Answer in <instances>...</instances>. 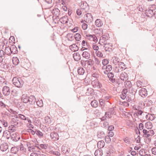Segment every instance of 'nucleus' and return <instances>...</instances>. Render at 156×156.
I'll list each match as a JSON object with an SVG mask.
<instances>
[{
    "instance_id": "25",
    "label": "nucleus",
    "mask_w": 156,
    "mask_h": 156,
    "mask_svg": "<svg viewBox=\"0 0 156 156\" xmlns=\"http://www.w3.org/2000/svg\"><path fill=\"white\" fill-rule=\"evenodd\" d=\"M143 136L148 139L149 141H151V138L150 137L149 135L147 130L145 129H144L143 130Z\"/></svg>"
},
{
    "instance_id": "17",
    "label": "nucleus",
    "mask_w": 156,
    "mask_h": 156,
    "mask_svg": "<svg viewBox=\"0 0 156 156\" xmlns=\"http://www.w3.org/2000/svg\"><path fill=\"white\" fill-rule=\"evenodd\" d=\"M3 94L5 96L8 95L10 94V88L9 87L5 86L2 89Z\"/></svg>"
},
{
    "instance_id": "62",
    "label": "nucleus",
    "mask_w": 156,
    "mask_h": 156,
    "mask_svg": "<svg viewBox=\"0 0 156 156\" xmlns=\"http://www.w3.org/2000/svg\"><path fill=\"white\" fill-rule=\"evenodd\" d=\"M127 95L126 94L122 92L121 94L120 95V97L122 99H125L127 96Z\"/></svg>"
},
{
    "instance_id": "39",
    "label": "nucleus",
    "mask_w": 156,
    "mask_h": 156,
    "mask_svg": "<svg viewBox=\"0 0 156 156\" xmlns=\"http://www.w3.org/2000/svg\"><path fill=\"white\" fill-rule=\"evenodd\" d=\"M103 30L102 28H99V29H95V33L96 34H98V35H101L103 34Z\"/></svg>"
},
{
    "instance_id": "20",
    "label": "nucleus",
    "mask_w": 156,
    "mask_h": 156,
    "mask_svg": "<svg viewBox=\"0 0 156 156\" xmlns=\"http://www.w3.org/2000/svg\"><path fill=\"white\" fill-rule=\"evenodd\" d=\"M86 62L87 64V69H88L94 65V61L92 59H89L86 60Z\"/></svg>"
},
{
    "instance_id": "4",
    "label": "nucleus",
    "mask_w": 156,
    "mask_h": 156,
    "mask_svg": "<svg viewBox=\"0 0 156 156\" xmlns=\"http://www.w3.org/2000/svg\"><path fill=\"white\" fill-rule=\"evenodd\" d=\"M60 22L63 24H66L69 23L70 25H72L73 22L71 19H69L68 17L67 16H65L63 17H61L59 19Z\"/></svg>"
},
{
    "instance_id": "7",
    "label": "nucleus",
    "mask_w": 156,
    "mask_h": 156,
    "mask_svg": "<svg viewBox=\"0 0 156 156\" xmlns=\"http://www.w3.org/2000/svg\"><path fill=\"white\" fill-rule=\"evenodd\" d=\"M108 76L109 78V80L112 83H114L115 82L119 84L120 83V82L119 80H116L115 78H113L114 75L112 72L109 73H108Z\"/></svg>"
},
{
    "instance_id": "10",
    "label": "nucleus",
    "mask_w": 156,
    "mask_h": 156,
    "mask_svg": "<svg viewBox=\"0 0 156 156\" xmlns=\"http://www.w3.org/2000/svg\"><path fill=\"white\" fill-rule=\"evenodd\" d=\"M109 38V35L108 34L103 35L100 37L99 43L101 44V43H106V41L108 40Z\"/></svg>"
},
{
    "instance_id": "28",
    "label": "nucleus",
    "mask_w": 156,
    "mask_h": 156,
    "mask_svg": "<svg viewBox=\"0 0 156 156\" xmlns=\"http://www.w3.org/2000/svg\"><path fill=\"white\" fill-rule=\"evenodd\" d=\"M70 50L73 51H76L78 50V47L76 44H73L69 46Z\"/></svg>"
},
{
    "instance_id": "14",
    "label": "nucleus",
    "mask_w": 156,
    "mask_h": 156,
    "mask_svg": "<svg viewBox=\"0 0 156 156\" xmlns=\"http://www.w3.org/2000/svg\"><path fill=\"white\" fill-rule=\"evenodd\" d=\"M5 64H3V69L6 71L10 72V69L9 68V64L10 63V60L9 59L5 60Z\"/></svg>"
},
{
    "instance_id": "29",
    "label": "nucleus",
    "mask_w": 156,
    "mask_h": 156,
    "mask_svg": "<svg viewBox=\"0 0 156 156\" xmlns=\"http://www.w3.org/2000/svg\"><path fill=\"white\" fill-rule=\"evenodd\" d=\"M10 46V52L14 54L15 53H17L18 51L17 48L15 45H11Z\"/></svg>"
},
{
    "instance_id": "27",
    "label": "nucleus",
    "mask_w": 156,
    "mask_h": 156,
    "mask_svg": "<svg viewBox=\"0 0 156 156\" xmlns=\"http://www.w3.org/2000/svg\"><path fill=\"white\" fill-rule=\"evenodd\" d=\"M29 97L27 95L23 94L22 95L21 98L22 101L25 103H27L28 102V98Z\"/></svg>"
},
{
    "instance_id": "8",
    "label": "nucleus",
    "mask_w": 156,
    "mask_h": 156,
    "mask_svg": "<svg viewBox=\"0 0 156 156\" xmlns=\"http://www.w3.org/2000/svg\"><path fill=\"white\" fill-rule=\"evenodd\" d=\"M83 90L86 95L88 96L93 94L94 92V90L91 87H87V86H85L84 87Z\"/></svg>"
},
{
    "instance_id": "19",
    "label": "nucleus",
    "mask_w": 156,
    "mask_h": 156,
    "mask_svg": "<svg viewBox=\"0 0 156 156\" xmlns=\"http://www.w3.org/2000/svg\"><path fill=\"white\" fill-rule=\"evenodd\" d=\"M154 13L153 9H149L145 11V14L146 16L148 17H151L153 16Z\"/></svg>"
},
{
    "instance_id": "49",
    "label": "nucleus",
    "mask_w": 156,
    "mask_h": 156,
    "mask_svg": "<svg viewBox=\"0 0 156 156\" xmlns=\"http://www.w3.org/2000/svg\"><path fill=\"white\" fill-rule=\"evenodd\" d=\"M36 103L38 106L39 107H42L43 106V103L42 100L36 101Z\"/></svg>"
},
{
    "instance_id": "3",
    "label": "nucleus",
    "mask_w": 156,
    "mask_h": 156,
    "mask_svg": "<svg viewBox=\"0 0 156 156\" xmlns=\"http://www.w3.org/2000/svg\"><path fill=\"white\" fill-rule=\"evenodd\" d=\"M26 144L28 147V150L30 152L37 151V149L39 148V146H37L36 145V146L34 145L32 143L27 142Z\"/></svg>"
},
{
    "instance_id": "15",
    "label": "nucleus",
    "mask_w": 156,
    "mask_h": 156,
    "mask_svg": "<svg viewBox=\"0 0 156 156\" xmlns=\"http://www.w3.org/2000/svg\"><path fill=\"white\" fill-rule=\"evenodd\" d=\"M91 84L94 87H97L100 88L102 87L101 84L99 82L98 80H94L92 81Z\"/></svg>"
},
{
    "instance_id": "26",
    "label": "nucleus",
    "mask_w": 156,
    "mask_h": 156,
    "mask_svg": "<svg viewBox=\"0 0 156 156\" xmlns=\"http://www.w3.org/2000/svg\"><path fill=\"white\" fill-rule=\"evenodd\" d=\"M135 94V92L134 91V90H133V91H132L131 95H129L128 94H127V96H126V100L128 102H130L133 99V96Z\"/></svg>"
},
{
    "instance_id": "40",
    "label": "nucleus",
    "mask_w": 156,
    "mask_h": 156,
    "mask_svg": "<svg viewBox=\"0 0 156 156\" xmlns=\"http://www.w3.org/2000/svg\"><path fill=\"white\" fill-rule=\"evenodd\" d=\"M105 145V143L103 141H99L97 143V146L99 148H102Z\"/></svg>"
},
{
    "instance_id": "12",
    "label": "nucleus",
    "mask_w": 156,
    "mask_h": 156,
    "mask_svg": "<svg viewBox=\"0 0 156 156\" xmlns=\"http://www.w3.org/2000/svg\"><path fill=\"white\" fill-rule=\"evenodd\" d=\"M50 137L51 139L54 141L58 140L59 139V135L56 132H52L51 133Z\"/></svg>"
},
{
    "instance_id": "46",
    "label": "nucleus",
    "mask_w": 156,
    "mask_h": 156,
    "mask_svg": "<svg viewBox=\"0 0 156 156\" xmlns=\"http://www.w3.org/2000/svg\"><path fill=\"white\" fill-rule=\"evenodd\" d=\"M44 120L45 122L48 124L51 123V118L48 116H46L44 117Z\"/></svg>"
},
{
    "instance_id": "32",
    "label": "nucleus",
    "mask_w": 156,
    "mask_h": 156,
    "mask_svg": "<svg viewBox=\"0 0 156 156\" xmlns=\"http://www.w3.org/2000/svg\"><path fill=\"white\" fill-rule=\"evenodd\" d=\"M82 56L84 58L87 59H89L90 57V53L87 51H83L82 53Z\"/></svg>"
},
{
    "instance_id": "5",
    "label": "nucleus",
    "mask_w": 156,
    "mask_h": 156,
    "mask_svg": "<svg viewBox=\"0 0 156 156\" xmlns=\"http://www.w3.org/2000/svg\"><path fill=\"white\" fill-rule=\"evenodd\" d=\"M0 149L2 151H5L6 154H5L4 156H10V155L8 154L9 152V146L7 143H4L1 145L0 146Z\"/></svg>"
},
{
    "instance_id": "18",
    "label": "nucleus",
    "mask_w": 156,
    "mask_h": 156,
    "mask_svg": "<svg viewBox=\"0 0 156 156\" xmlns=\"http://www.w3.org/2000/svg\"><path fill=\"white\" fill-rule=\"evenodd\" d=\"M139 94L142 97L146 96L147 95V91L145 88H142L139 91Z\"/></svg>"
},
{
    "instance_id": "52",
    "label": "nucleus",
    "mask_w": 156,
    "mask_h": 156,
    "mask_svg": "<svg viewBox=\"0 0 156 156\" xmlns=\"http://www.w3.org/2000/svg\"><path fill=\"white\" fill-rule=\"evenodd\" d=\"M75 38L77 41H79L81 38V35L79 33H76L75 35Z\"/></svg>"
},
{
    "instance_id": "58",
    "label": "nucleus",
    "mask_w": 156,
    "mask_h": 156,
    "mask_svg": "<svg viewBox=\"0 0 156 156\" xmlns=\"http://www.w3.org/2000/svg\"><path fill=\"white\" fill-rule=\"evenodd\" d=\"M138 115H141L144 113L142 111L140 110V109H136V111Z\"/></svg>"
},
{
    "instance_id": "55",
    "label": "nucleus",
    "mask_w": 156,
    "mask_h": 156,
    "mask_svg": "<svg viewBox=\"0 0 156 156\" xmlns=\"http://www.w3.org/2000/svg\"><path fill=\"white\" fill-rule=\"evenodd\" d=\"M147 132L150 137H151L154 134V131L153 130H150L147 131Z\"/></svg>"
},
{
    "instance_id": "16",
    "label": "nucleus",
    "mask_w": 156,
    "mask_h": 156,
    "mask_svg": "<svg viewBox=\"0 0 156 156\" xmlns=\"http://www.w3.org/2000/svg\"><path fill=\"white\" fill-rule=\"evenodd\" d=\"M115 114V112L114 108H111L109 109L108 112H105V116L106 117H108V118H110L111 117L110 115Z\"/></svg>"
},
{
    "instance_id": "2",
    "label": "nucleus",
    "mask_w": 156,
    "mask_h": 156,
    "mask_svg": "<svg viewBox=\"0 0 156 156\" xmlns=\"http://www.w3.org/2000/svg\"><path fill=\"white\" fill-rule=\"evenodd\" d=\"M12 82V83L16 87H21L23 84V82L20 79H19L17 77L13 78Z\"/></svg>"
},
{
    "instance_id": "23",
    "label": "nucleus",
    "mask_w": 156,
    "mask_h": 156,
    "mask_svg": "<svg viewBox=\"0 0 156 156\" xmlns=\"http://www.w3.org/2000/svg\"><path fill=\"white\" fill-rule=\"evenodd\" d=\"M28 102L31 105L34 104L36 102V99L35 96L34 95H31L28 98Z\"/></svg>"
},
{
    "instance_id": "57",
    "label": "nucleus",
    "mask_w": 156,
    "mask_h": 156,
    "mask_svg": "<svg viewBox=\"0 0 156 156\" xmlns=\"http://www.w3.org/2000/svg\"><path fill=\"white\" fill-rule=\"evenodd\" d=\"M40 151H37L36 152H33L31 153L30 156H40Z\"/></svg>"
},
{
    "instance_id": "48",
    "label": "nucleus",
    "mask_w": 156,
    "mask_h": 156,
    "mask_svg": "<svg viewBox=\"0 0 156 156\" xmlns=\"http://www.w3.org/2000/svg\"><path fill=\"white\" fill-rule=\"evenodd\" d=\"M94 154L95 156H101L103 154L100 150H97L95 151Z\"/></svg>"
},
{
    "instance_id": "50",
    "label": "nucleus",
    "mask_w": 156,
    "mask_h": 156,
    "mask_svg": "<svg viewBox=\"0 0 156 156\" xmlns=\"http://www.w3.org/2000/svg\"><path fill=\"white\" fill-rule=\"evenodd\" d=\"M88 5L86 2H83L81 5V8L84 9H85L86 8H88Z\"/></svg>"
},
{
    "instance_id": "51",
    "label": "nucleus",
    "mask_w": 156,
    "mask_h": 156,
    "mask_svg": "<svg viewBox=\"0 0 156 156\" xmlns=\"http://www.w3.org/2000/svg\"><path fill=\"white\" fill-rule=\"evenodd\" d=\"M66 37L68 38L69 40L71 41L74 38V36L72 34L68 33L67 34Z\"/></svg>"
},
{
    "instance_id": "11",
    "label": "nucleus",
    "mask_w": 156,
    "mask_h": 156,
    "mask_svg": "<svg viewBox=\"0 0 156 156\" xmlns=\"http://www.w3.org/2000/svg\"><path fill=\"white\" fill-rule=\"evenodd\" d=\"M5 49L4 50L5 55V59H9L10 55V52L9 50H10V47L9 46H7L5 45Z\"/></svg>"
},
{
    "instance_id": "42",
    "label": "nucleus",
    "mask_w": 156,
    "mask_h": 156,
    "mask_svg": "<svg viewBox=\"0 0 156 156\" xmlns=\"http://www.w3.org/2000/svg\"><path fill=\"white\" fill-rule=\"evenodd\" d=\"M35 134L40 137H43V133L37 129H35Z\"/></svg>"
},
{
    "instance_id": "44",
    "label": "nucleus",
    "mask_w": 156,
    "mask_h": 156,
    "mask_svg": "<svg viewBox=\"0 0 156 156\" xmlns=\"http://www.w3.org/2000/svg\"><path fill=\"white\" fill-rule=\"evenodd\" d=\"M12 62L13 64L15 65H17L19 62V60L17 57H13Z\"/></svg>"
},
{
    "instance_id": "22",
    "label": "nucleus",
    "mask_w": 156,
    "mask_h": 156,
    "mask_svg": "<svg viewBox=\"0 0 156 156\" xmlns=\"http://www.w3.org/2000/svg\"><path fill=\"white\" fill-rule=\"evenodd\" d=\"M74 60L77 62L79 61L81 59V57L78 52H75L73 55Z\"/></svg>"
},
{
    "instance_id": "59",
    "label": "nucleus",
    "mask_w": 156,
    "mask_h": 156,
    "mask_svg": "<svg viewBox=\"0 0 156 156\" xmlns=\"http://www.w3.org/2000/svg\"><path fill=\"white\" fill-rule=\"evenodd\" d=\"M10 45H13L15 43V38L13 36H10Z\"/></svg>"
},
{
    "instance_id": "38",
    "label": "nucleus",
    "mask_w": 156,
    "mask_h": 156,
    "mask_svg": "<svg viewBox=\"0 0 156 156\" xmlns=\"http://www.w3.org/2000/svg\"><path fill=\"white\" fill-rule=\"evenodd\" d=\"M119 67L120 71H122L126 69V65L122 62H120L119 63Z\"/></svg>"
},
{
    "instance_id": "1",
    "label": "nucleus",
    "mask_w": 156,
    "mask_h": 156,
    "mask_svg": "<svg viewBox=\"0 0 156 156\" xmlns=\"http://www.w3.org/2000/svg\"><path fill=\"white\" fill-rule=\"evenodd\" d=\"M17 112L13 109L10 108V131L12 132L16 130V127L19 123V120L17 119L18 118L17 115Z\"/></svg>"
},
{
    "instance_id": "35",
    "label": "nucleus",
    "mask_w": 156,
    "mask_h": 156,
    "mask_svg": "<svg viewBox=\"0 0 156 156\" xmlns=\"http://www.w3.org/2000/svg\"><path fill=\"white\" fill-rule=\"evenodd\" d=\"M19 149L17 147H13L10 149V152L11 154H16L17 152L18 151Z\"/></svg>"
},
{
    "instance_id": "47",
    "label": "nucleus",
    "mask_w": 156,
    "mask_h": 156,
    "mask_svg": "<svg viewBox=\"0 0 156 156\" xmlns=\"http://www.w3.org/2000/svg\"><path fill=\"white\" fill-rule=\"evenodd\" d=\"M145 117L147 119L150 120H153L154 119V117L151 114L146 115Z\"/></svg>"
},
{
    "instance_id": "30",
    "label": "nucleus",
    "mask_w": 156,
    "mask_h": 156,
    "mask_svg": "<svg viewBox=\"0 0 156 156\" xmlns=\"http://www.w3.org/2000/svg\"><path fill=\"white\" fill-rule=\"evenodd\" d=\"M97 136L98 138L101 139L105 136V134L104 132L99 131L97 133Z\"/></svg>"
},
{
    "instance_id": "41",
    "label": "nucleus",
    "mask_w": 156,
    "mask_h": 156,
    "mask_svg": "<svg viewBox=\"0 0 156 156\" xmlns=\"http://www.w3.org/2000/svg\"><path fill=\"white\" fill-rule=\"evenodd\" d=\"M91 106L94 108H96L98 106V101L96 100H94L92 101L90 103Z\"/></svg>"
},
{
    "instance_id": "21",
    "label": "nucleus",
    "mask_w": 156,
    "mask_h": 156,
    "mask_svg": "<svg viewBox=\"0 0 156 156\" xmlns=\"http://www.w3.org/2000/svg\"><path fill=\"white\" fill-rule=\"evenodd\" d=\"M10 137L11 140L15 142L18 141L20 139V137L17 136L16 133L12 134L10 133Z\"/></svg>"
},
{
    "instance_id": "64",
    "label": "nucleus",
    "mask_w": 156,
    "mask_h": 156,
    "mask_svg": "<svg viewBox=\"0 0 156 156\" xmlns=\"http://www.w3.org/2000/svg\"><path fill=\"white\" fill-rule=\"evenodd\" d=\"M109 62L108 61L107 59H104L102 60V63L104 66H105L107 65Z\"/></svg>"
},
{
    "instance_id": "61",
    "label": "nucleus",
    "mask_w": 156,
    "mask_h": 156,
    "mask_svg": "<svg viewBox=\"0 0 156 156\" xmlns=\"http://www.w3.org/2000/svg\"><path fill=\"white\" fill-rule=\"evenodd\" d=\"M105 140L107 143H109L111 142V139L110 136H107L105 137Z\"/></svg>"
},
{
    "instance_id": "45",
    "label": "nucleus",
    "mask_w": 156,
    "mask_h": 156,
    "mask_svg": "<svg viewBox=\"0 0 156 156\" xmlns=\"http://www.w3.org/2000/svg\"><path fill=\"white\" fill-rule=\"evenodd\" d=\"M93 36V35L87 34L86 35L85 38L86 39L90 41H92Z\"/></svg>"
},
{
    "instance_id": "56",
    "label": "nucleus",
    "mask_w": 156,
    "mask_h": 156,
    "mask_svg": "<svg viewBox=\"0 0 156 156\" xmlns=\"http://www.w3.org/2000/svg\"><path fill=\"white\" fill-rule=\"evenodd\" d=\"M86 62V61L81 60L80 61V64L82 66L87 68V64Z\"/></svg>"
},
{
    "instance_id": "33",
    "label": "nucleus",
    "mask_w": 156,
    "mask_h": 156,
    "mask_svg": "<svg viewBox=\"0 0 156 156\" xmlns=\"http://www.w3.org/2000/svg\"><path fill=\"white\" fill-rule=\"evenodd\" d=\"M124 85L126 88H130L132 86V84L130 81H126L124 82Z\"/></svg>"
},
{
    "instance_id": "43",
    "label": "nucleus",
    "mask_w": 156,
    "mask_h": 156,
    "mask_svg": "<svg viewBox=\"0 0 156 156\" xmlns=\"http://www.w3.org/2000/svg\"><path fill=\"white\" fill-rule=\"evenodd\" d=\"M145 127L147 129H151L152 127V124L150 122H147L145 124Z\"/></svg>"
},
{
    "instance_id": "34",
    "label": "nucleus",
    "mask_w": 156,
    "mask_h": 156,
    "mask_svg": "<svg viewBox=\"0 0 156 156\" xmlns=\"http://www.w3.org/2000/svg\"><path fill=\"white\" fill-rule=\"evenodd\" d=\"M95 24L97 27H100L103 25V23L100 19H97L95 21Z\"/></svg>"
},
{
    "instance_id": "24",
    "label": "nucleus",
    "mask_w": 156,
    "mask_h": 156,
    "mask_svg": "<svg viewBox=\"0 0 156 156\" xmlns=\"http://www.w3.org/2000/svg\"><path fill=\"white\" fill-rule=\"evenodd\" d=\"M52 13L54 16H55L56 18L58 17L60 15V10L57 8H55L52 11Z\"/></svg>"
},
{
    "instance_id": "13",
    "label": "nucleus",
    "mask_w": 156,
    "mask_h": 156,
    "mask_svg": "<svg viewBox=\"0 0 156 156\" xmlns=\"http://www.w3.org/2000/svg\"><path fill=\"white\" fill-rule=\"evenodd\" d=\"M120 79L122 81H126L128 80V76L127 73L125 72H122L119 76Z\"/></svg>"
},
{
    "instance_id": "37",
    "label": "nucleus",
    "mask_w": 156,
    "mask_h": 156,
    "mask_svg": "<svg viewBox=\"0 0 156 156\" xmlns=\"http://www.w3.org/2000/svg\"><path fill=\"white\" fill-rule=\"evenodd\" d=\"M78 73L80 75H83L85 73V70L83 68L79 67L77 69Z\"/></svg>"
},
{
    "instance_id": "31",
    "label": "nucleus",
    "mask_w": 156,
    "mask_h": 156,
    "mask_svg": "<svg viewBox=\"0 0 156 156\" xmlns=\"http://www.w3.org/2000/svg\"><path fill=\"white\" fill-rule=\"evenodd\" d=\"M153 103V101L152 100L147 99L144 102V105H146L147 106H151Z\"/></svg>"
},
{
    "instance_id": "6",
    "label": "nucleus",
    "mask_w": 156,
    "mask_h": 156,
    "mask_svg": "<svg viewBox=\"0 0 156 156\" xmlns=\"http://www.w3.org/2000/svg\"><path fill=\"white\" fill-rule=\"evenodd\" d=\"M84 21L87 23H91L93 20V16L90 13H87L84 16Z\"/></svg>"
},
{
    "instance_id": "9",
    "label": "nucleus",
    "mask_w": 156,
    "mask_h": 156,
    "mask_svg": "<svg viewBox=\"0 0 156 156\" xmlns=\"http://www.w3.org/2000/svg\"><path fill=\"white\" fill-rule=\"evenodd\" d=\"M103 44L104 45L103 48L105 51H108L109 52L112 51V44L111 43H107L106 42Z\"/></svg>"
},
{
    "instance_id": "63",
    "label": "nucleus",
    "mask_w": 156,
    "mask_h": 156,
    "mask_svg": "<svg viewBox=\"0 0 156 156\" xmlns=\"http://www.w3.org/2000/svg\"><path fill=\"white\" fill-rule=\"evenodd\" d=\"M100 105L101 107L104 106V105L105 104V101L103 99H100L99 100Z\"/></svg>"
},
{
    "instance_id": "36",
    "label": "nucleus",
    "mask_w": 156,
    "mask_h": 156,
    "mask_svg": "<svg viewBox=\"0 0 156 156\" xmlns=\"http://www.w3.org/2000/svg\"><path fill=\"white\" fill-rule=\"evenodd\" d=\"M3 136L7 139H9L10 138V131L6 130L4 131Z\"/></svg>"
},
{
    "instance_id": "53",
    "label": "nucleus",
    "mask_w": 156,
    "mask_h": 156,
    "mask_svg": "<svg viewBox=\"0 0 156 156\" xmlns=\"http://www.w3.org/2000/svg\"><path fill=\"white\" fill-rule=\"evenodd\" d=\"M17 116L18 118H20L21 119L26 120L27 119V117L23 115L19 114Z\"/></svg>"
},
{
    "instance_id": "54",
    "label": "nucleus",
    "mask_w": 156,
    "mask_h": 156,
    "mask_svg": "<svg viewBox=\"0 0 156 156\" xmlns=\"http://www.w3.org/2000/svg\"><path fill=\"white\" fill-rule=\"evenodd\" d=\"M105 69L107 72H110L112 69V67L111 65H107L106 66Z\"/></svg>"
},
{
    "instance_id": "60",
    "label": "nucleus",
    "mask_w": 156,
    "mask_h": 156,
    "mask_svg": "<svg viewBox=\"0 0 156 156\" xmlns=\"http://www.w3.org/2000/svg\"><path fill=\"white\" fill-rule=\"evenodd\" d=\"M96 54L97 56L100 57H101L103 56V55L102 53L99 51H96Z\"/></svg>"
}]
</instances>
